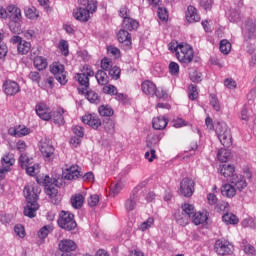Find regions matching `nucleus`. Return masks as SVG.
Segmentation results:
<instances>
[{
    "label": "nucleus",
    "instance_id": "50",
    "mask_svg": "<svg viewBox=\"0 0 256 256\" xmlns=\"http://www.w3.org/2000/svg\"><path fill=\"white\" fill-rule=\"evenodd\" d=\"M121 189H123V184L121 182H118L110 187V195L112 197H116V195H119L121 193Z\"/></svg>",
    "mask_w": 256,
    "mask_h": 256
},
{
    "label": "nucleus",
    "instance_id": "40",
    "mask_svg": "<svg viewBox=\"0 0 256 256\" xmlns=\"http://www.w3.org/2000/svg\"><path fill=\"white\" fill-rule=\"evenodd\" d=\"M188 97L190 101H195L199 97V90L197 89V86L194 84H190L188 87Z\"/></svg>",
    "mask_w": 256,
    "mask_h": 256
},
{
    "label": "nucleus",
    "instance_id": "25",
    "mask_svg": "<svg viewBox=\"0 0 256 256\" xmlns=\"http://www.w3.org/2000/svg\"><path fill=\"white\" fill-rule=\"evenodd\" d=\"M51 119H53V123L55 125H59V127L65 125V109L63 108H58L55 111L51 112Z\"/></svg>",
    "mask_w": 256,
    "mask_h": 256
},
{
    "label": "nucleus",
    "instance_id": "42",
    "mask_svg": "<svg viewBox=\"0 0 256 256\" xmlns=\"http://www.w3.org/2000/svg\"><path fill=\"white\" fill-rule=\"evenodd\" d=\"M53 231V226L52 225H46L43 226L39 231H38V237L39 239H47L49 233Z\"/></svg>",
    "mask_w": 256,
    "mask_h": 256
},
{
    "label": "nucleus",
    "instance_id": "18",
    "mask_svg": "<svg viewBox=\"0 0 256 256\" xmlns=\"http://www.w3.org/2000/svg\"><path fill=\"white\" fill-rule=\"evenodd\" d=\"M229 183L236 187L238 191H243V189H247V180L245 176L241 174H235L229 179Z\"/></svg>",
    "mask_w": 256,
    "mask_h": 256
},
{
    "label": "nucleus",
    "instance_id": "13",
    "mask_svg": "<svg viewBox=\"0 0 256 256\" xmlns=\"http://www.w3.org/2000/svg\"><path fill=\"white\" fill-rule=\"evenodd\" d=\"M2 89L8 97H13L21 91L19 84L13 80H6L2 85Z\"/></svg>",
    "mask_w": 256,
    "mask_h": 256
},
{
    "label": "nucleus",
    "instance_id": "37",
    "mask_svg": "<svg viewBox=\"0 0 256 256\" xmlns=\"http://www.w3.org/2000/svg\"><path fill=\"white\" fill-rule=\"evenodd\" d=\"M98 112L101 115V117H111L113 116V108L109 105H102L98 108Z\"/></svg>",
    "mask_w": 256,
    "mask_h": 256
},
{
    "label": "nucleus",
    "instance_id": "44",
    "mask_svg": "<svg viewBox=\"0 0 256 256\" xmlns=\"http://www.w3.org/2000/svg\"><path fill=\"white\" fill-rule=\"evenodd\" d=\"M182 213H184L185 215H188V217H193L195 215V206H193L192 204H187L185 203L184 205H182Z\"/></svg>",
    "mask_w": 256,
    "mask_h": 256
},
{
    "label": "nucleus",
    "instance_id": "55",
    "mask_svg": "<svg viewBox=\"0 0 256 256\" xmlns=\"http://www.w3.org/2000/svg\"><path fill=\"white\" fill-rule=\"evenodd\" d=\"M201 77H203V74L197 70L190 73V79L193 81V83H201Z\"/></svg>",
    "mask_w": 256,
    "mask_h": 256
},
{
    "label": "nucleus",
    "instance_id": "49",
    "mask_svg": "<svg viewBox=\"0 0 256 256\" xmlns=\"http://www.w3.org/2000/svg\"><path fill=\"white\" fill-rule=\"evenodd\" d=\"M24 169L26 170L27 175H30V177H35L39 173V165L34 164L33 166H25Z\"/></svg>",
    "mask_w": 256,
    "mask_h": 256
},
{
    "label": "nucleus",
    "instance_id": "34",
    "mask_svg": "<svg viewBox=\"0 0 256 256\" xmlns=\"http://www.w3.org/2000/svg\"><path fill=\"white\" fill-rule=\"evenodd\" d=\"M98 85H107L109 83V76H107V72L104 70H98L95 74Z\"/></svg>",
    "mask_w": 256,
    "mask_h": 256
},
{
    "label": "nucleus",
    "instance_id": "16",
    "mask_svg": "<svg viewBox=\"0 0 256 256\" xmlns=\"http://www.w3.org/2000/svg\"><path fill=\"white\" fill-rule=\"evenodd\" d=\"M62 175L67 181H73L81 177V170H79L78 165H72L64 169Z\"/></svg>",
    "mask_w": 256,
    "mask_h": 256
},
{
    "label": "nucleus",
    "instance_id": "10",
    "mask_svg": "<svg viewBox=\"0 0 256 256\" xmlns=\"http://www.w3.org/2000/svg\"><path fill=\"white\" fill-rule=\"evenodd\" d=\"M160 142H161V137L159 135H154L147 140L146 146L148 147V149H150V152L147 151L144 157L149 161V163H153V161L157 159V154L155 149L159 147Z\"/></svg>",
    "mask_w": 256,
    "mask_h": 256
},
{
    "label": "nucleus",
    "instance_id": "64",
    "mask_svg": "<svg viewBox=\"0 0 256 256\" xmlns=\"http://www.w3.org/2000/svg\"><path fill=\"white\" fill-rule=\"evenodd\" d=\"M244 253L249 256H254L256 253L255 247L251 244L244 245Z\"/></svg>",
    "mask_w": 256,
    "mask_h": 256
},
{
    "label": "nucleus",
    "instance_id": "59",
    "mask_svg": "<svg viewBox=\"0 0 256 256\" xmlns=\"http://www.w3.org/2000/svg\"><path fill=\"white\" fill-rule=\"evenodd\" d=\"M14 231H15L16 235L18 237H20L21 239H23L25 237V227H23V225L17 224L14 227Z\"/></svg>",
    "mask_w": 256,
    "mask_h": 256
},
{
    "label": "nucleus",
    "instance_id": "45",
    "mask_svg": "<svg viewBox=\"0 0 256 256\" xmlns=\"http://www.w3.org/2000/svg\"><path fill=\"white\" fill-rule=\"evenodd\" d=\"M108 74L110 75L111 79L117 81L121 77V68L118 66H113L109 71Z\"/></svg>",
    "mask_w": 256,
    "mask_h": 256
},
{
    "label": "nucleus",
    "instance_id": "12",
    "mask_svg": "<svg viewBox=\"0 0 256 256\" xmlns=\"http://www.w3.org/2000/svg\"><path fill=\"white\" fill-rule=\"evenodd\" d=\"M12 45H17V51L19 55H27L31 51V42H27L21 38V36H13L10 39Z\"/></svg>",
    "mask_w": 256,
    "mask_h": 256
},
{
    "label": "nucleus",
    "instance_id": "52",
    "mask_svg": "<svg viewBox=\"0 0 256 256\" xmlns=\"http://www.w3.org/2000/svg\"><path fill=\"white\" fill-rule=\"evenodd\" d=\"M246 29H247L250 37H251V35H254L255 31H256L255 20H253V19L247 20V22H246Z\"/></svg>",
    "mask_w": 256,
    "mask_h": 256
},
{
    "label": "nucleus",
    "instance_id": "36",
    "mask_svg": "<svg viewBox=\"0 0 256 256\" xmlns=\"http://www.w3.org/2000/svg\"><path fill=\"white\" fill-rule=\"evenodd\" d=\"M137 195H131L125 202V209L126 211H133L135 207H137Z\"/></svg>",
    "mask_w": 256,
    "mask_h": 256
},
{
    "label": "nucleus",
    "instance_id": "6",
    "mask_svg": "<svg viewBox=\"0 0 256 256\" xmlns=\"http://www.w3.org/2000/svg\"><path fill=\"white\" fill-rule=\"evenodd\" d=\"M57 223L58 227H60V229H64V231H73L77 229L75 215L69 211L62 210L59 213Z\"/></svg>",
    "mask_w": 256,
    "mask_h": 256
},
{
    "label": "nucleus",
    "instance_id": "23",
    "mask_svg": "<svg viewBox=\"0 0 256 256\" xmlns=\"http://www.w3.org/2000/svg\"><path fill=\"white\" fill-rule=\"evenodd\" d=\"M218 173L222 175L225 179H231L235 175V166L231 164H222L218 168Z\"/></svg>",
    "mask_w": 256,
    "mask_h": 256
},
{
    "label": "nucleus",
    "instance_id": "51",
    "mask_svg": "<svg viewBox=\"0 0 256 256\" xmlns=\"http://www.w3.org/2000/svg\"><path fill=\"white\" fill-rule=\"evenodd\" d=\"M113 67V61L107 57L101 60V69L105 71H109Z\"/></svg>",
    "mask_w": 256,
    "mask_h": 256
},
{
    "label": "nucleus",
    "instance_id": "26",
    "mask_svg": "<svg viewBox=\"0 0 256 256\" xmlns=\"http://www.w3.org/2000/svg\"><path fill=\"white\" fill-rule=\"evenodd\" d=\"M186 20L188 23H199V21H201V16L197 12V8H195V6H188Z\"/></svg>",
    "mask_w": 256,
    "mask_h": 256
},
{
    "label": "nucleus",
    "instance_id": "29",
    "mask_svg": "<svg viewBox=\"0 0 256 256\" xmlns=\"http://www.w3.org/2000/svg\"><path fill=\"white\" fill-rule=\"evenodd\" d=\"M70 203L73 209H81L85 204V196L81 193H77L71 196Z\"/></svg>",
    "mask_w": 256,
    "mask_h": 256
},
{
    "label": "nucleus",
    "instance_id": "24",
    "mask_svg": "<svg viewBox=\"0 0 256 256\" xmlns=\"http://www.w3.org/2000/svg\"><path fill=\"white\" fill-rule=\"evenodd\" d=\"M167 125H169V119L165 116L154 117L152 120V127L156 131H163V129H166Z\"/></svg>",
    "mask_w": 256,
    "mask_h": 256
},
{
    "label": "nucleus",
    "instance_id": "8",
    "mask_svg": "<svg viewBox=\"0 0 256 256\" xmlns=\"http://www.w3.org/2000/svg\"><path fill=\"white\" fill-rule=\"evenodd\" d=\"M176 57L180 63L189 65V63L193 62V58L195 57L193 48L189 44H180Z\"/></svg>",
    "mask_w": 256,
    "mask_h": 256
},
{
    "label": "nucleus",
    "instance_id": "22",
    "mask_svg": "<svg viewBox=\"0 0 256 256\" xmlns=\"http://www.w3.org/2000/svg\"><path fill=\"white\" fill-rule=\"evenodd\" d=\"M43 185H45L46 189V195L50 196V199H53V197H57V193H59V190H57V186L51 184V177L45 176L44 179H42Z\"/></svg>",
    "mask_w": 256,
    "mask_h": 256
},
{
    "label": "nucleus",
    "instance_id": "39",
    "mask_svg": "<svg viewBox=\"0 0 256 256\" xmlns=\"http://www.w3.org/2000/svg\"><path fill=\"white\" fill-rule=\"evenodd\" d=\"M104 129L107 131V133H110V135H113L115 133V121L111 118H107L103 122Z\"/></svg>",
    "mask_w": 256,
    "mask_h": 256
},
{
    "label": "nucleus",
    "instance_id": "63",
    "mask_svg": "<svg viewBox=\"0 0 256 256\" xmlns=\"http://www.w3.org/2000/svg\"><path fill=\"white\" fill-rule=\"evenodd\" d=\"M29 156L26 154H21L19 157V162L21 164L22 169H25L29 165Z\"/></svg>",
    "mask_w": 256,
    "mask_h": 256
},
{
    "label": "nucleus",
    "instance_id": "33",
    "mask_svg": "<svg viewBox=\"0 0 256 256\" xmlns=\"http://www.w3.org/2000/svg\"><path fill=\"white\" fill-rule=\"evenodd\" d=\"M175 219L176 223L181 227H186V225H189V221L191 220L189 215H185L183 212H177L175 214Z\"/></svg>",
    "mask_w": 256,
    "mask_h": 256
},
{
    "label": "nucleus",
    "instance_id": "54",
    "mask_svg": "<svg viewBox=\"0 0 256 256\" xmlns=\"http://www.w3.org/2000/svg\"><path fill=\"white\" fill-rule=\"evenodd\" d=\"M25 17H27V19H37L39 14H37V10L35 8H27L25 10Z\"/></svg>",
    "mask_w": 256,
    "mask_h": 256
},
{
    "label": "nucleus",
    "instance_id": "4",
    "mask_svg": "<svg viewBox=\"0 0 256 256\" xmlns=\"http://www.w3.org/2000/svg\"><path fill=\"white\" fill-rule=\"evenodd\" d=\"M215 133L223 147H231V145H233V135L231 134V128L227 126V123H217Z\"/></svg>",
    "mask_w": 256,
    "mask_h": 256
},
{
    "label": "nucleus",
    "instance_id": "11",
    "mask_svg": "<svg viewBox=\"0 0 256 256\" xmlns=\"http://www.w3.org/2000/svg\"><path fill=\"white\" fill-rule=\"evenodd\" d=\"M180 193L184 197H193L195 193V180L189 177H185L180 182Z\"/></svg>",
    "mask_w": 256,
    "mask_h": 256
},
{
    "label": "nucleus",
    "instance_id": "7",
    "mask_svg": "<svg viewBox=\"0 0 256 256\" xmlns=\"http://www.w3.org/2000/svg\"><path fill=\"white\" fill-rule=\"evenodd\" d=\"M39 151L44 159L48 163H53L55 159V146L53 142L47 138H43L39 142Z\"/></svg>",
    "mask_w": 256,
    "mask_h": 256
},
{
    "label": "nucleus",
    "instance_id": "48",
    "mask_svg": "<svg viewBox=\"0 0 256 256\" xmlns=\"http://www.w3.org/2000/svg\"><path fill=\"white\" fill-rule=\"evenodd\" d=\"M108 55H111L114 59H120L121 58V50L119 48L114 46H108L107 47Z\"/></svg>",
    "mask_w": 256,
    "mask_h": 256
},
{
    "label": "nucleus",
    "instance_id": "27",
    "mask_svg": "<svg viewBox=\"0 0 256 256\" xmlns=\"http://www.w3.org/2000/svg\"><path fill=\"white\" fill-rule=\"evenodd\" d=\"M221 194L223 197L233 199V197L237 195V188H235L231 183H225L221 186Z\"/></svg>",
    "mask_w": 256,
    "mask_h": 256
},
{
    "label": "nucleus",
    "instance_id": "2",
    "mask_svg": "<svg viewBox=\"0 0 256 256\" xmlns=\"http://www.w3.org/2000/svg\"><path fill=\"white\" fill-rule=\"evenodd\" d=\"M41 193V188L38 185H27L24 187V197H26L27 205L24 208L25 217L33 219L37 214L39 209V204L37 200L39 199V194Z\"/></svg>",
    "mask_w": 256,
    "mask_h": 256
},
{
    "label": "nucleus",
    "instance_id": "1",
    "mask_svg": "<svg viewBox=\"0 0 256 256\" xmlns=\"http://www.w3.org/2000/svg\"><path fill=\"white\" fill-rule=\"evenodd\" d=\"M95 75V72L93 71V68L89 65H84L81 73H77L75 75V80L78 81L79 85H81L82 89L78 88L79 94L80 95H85L86 93V98L90 103H99V94H97L93 90H88L89 89V77H93Z\"/></svg>",
    "mask_w": 256,
    "mask_h": 256
},
{
    "label": "nucleus",
    "instance_id": "14",
    "mask_svg": "<svg viewBox=\"0 0 256 256\" xmlns=\"http://www.w3.org/2000/svg\"><path fill=\"white\" fill-rule=\"evenodd\" d=\"M214 248L218 255H231L233 253V245L227 240H217Z\"/></svg>",
    "mask_w": 256,
    "mask_h": 256
},
{
    "label": "nucleus",
    "instance_id": "21",
    "mask_svg": "<svg viewBox=\"0 0 256 256\" xmlns=\"http://www.w3.org/2000/svg\"><path fill=\"white\" fill-rule=\"evenodd\" d=\"M141 90L144 95L155 97V94L157 93V85L151 80H145L141 83Z\"/></svg>",
    "mask_w": 256,
    "mask_h": 256
},
{
    "label": "nucleus",
    "instance_id": "28",
    "mask_svg": "<svg viewBox=\"0 0 256 256\" xmlns=\"http://www.w3.org/2000/svg\"><path fill=\"white\" fill-rule=\"evenodd\" d=\"M9 133L13 137H25L26 135H29V133H31V130L25 125H18L15 128H10Z\"/></svg>",
    "mask_w": 256,
    "mask_h": 256
},
{
    "label": "nucleus",
    "instance_id": "43",
    "mask_svg": "<svg viewBox=\"0 0 256 256\" xmlns=\"http://www.w3.org/2000/svg\"><path fill=\"white\" fill-rule=\"evenodd\" d=\"M229 157H230V154H229V151H227V149L221 148L220 150H218L217 158H218V161H221V163H227V161L229 160Z\"/></svg>",
    "mask_w": 256,
    "mask_h": 256
},
{
    "label": "nucleus",
    "instance_id": "46",
    "mask_svg": "<svg viewBox=\"0 0 256 256\" xmlns=\"http://www.w3.org/2000/svg\"><path fill=\"white\" fill-rule=\"evenodd\" d=\"M58 48L61 51L62 55H64V57H67V55H69V43L67 42V40H60Z\"/></svg>",
    "mask_w": 256,
    "mask_h": 256
},
{
    "label": "nucleus",
    "instance_id": "31",
    "mask_svg": "<svg viewBox=\"0 0 256 256\" xmlns=\"http://www.w3.org/2000/svg\"><path fill=\"white\" fill-rule=\"evenodd\" d=\"M207 219H209L207 212H196L192 217V223L194 225H203V223H207Z\"/></svg>",
    "mask_w": 256,
    "mask_h": 256
},
{
    "label": "nucleus",
    "instance_id": "41",
    "mask_svg": "<svg viewBox=\"0 0 256 256\" xmlns=\"http://www.w3.org/2000/svg\"><path fill=\"white\" fill-rule=\"evenodd\" d=\"M220 51L223 53V55H229V53H231V42H229L227 39L221 40Z\"/></svg>",
    "mask_w": 256,
    "mask_h": 256
},
{
    "label": "nucleus",
    "instance_id": "47",
    "mask_svg": "<svg viewBox=\"0 0 256 256\" xmlns=\"http://www.w3.org/2000/svg\"><path fill=\"white\" fill-rule=\"evenodd\" d=\"M155 224V219L153 217H149L146 221L140 224V231H147V229H151Z\"/></svg>",
    "mask_w": 256,
    "mask_h": 256
},
{
    "label": "nucleus",
    "instance_id": "60",
    "mask_svg": "<svg viewBox=\"0 0 256 256\" xmlns=\"http://www.w3.org/2000/svg\"><path fill=\"white\" fill-rule=\"evenodd\" d=\"M158 17L161 21H167V19H169V14L167 13V9L159 7Z\"/></svg>",
    "mask_w": 256,
    "mask_h": 256
},
{
    "label": "nucleus",
    "instance_id": "61",
    "mask_svg": "<svg viewBox=\"0 0 256 256\" xmlns=\"http://www.w3.org/2000/svg\"><path fill=\"white\" fill-rule=\"evenodd\" d=\"M154 97H157V99H167L169 97V94H167V90L165 89L156 88V93L154 94Z\"/></svg>",
    "mask_w": 256,
    "mask_h": 256
},
{
    "label": "nucleus",
    "instance_id": "5",
    "mask_svg": "<svg viewBox=\"0 0 256 256\" xmlns=\"http://www.w3.org/2000/svg\"><path fill=\"white\" fill-rule=\"evenodd\" d=\"M8 17L10 19V31L12 33H19L21 31L20 21L23 19V15L21 14V8L16 5H9L7 7Z\"/></svg>",
    "mask_w": 256,
    "mask_h": 256
},
{
    "label": "nucleus",
    "instance_id": "38",
    "mask_svg": "<svg viewBox=\"0 0 256 256\" xmlns=\"http://www.w3.org/2000/svg\"><path fill=\"white\" fill-rule=\"evenodd\" d=\"M222 221L227 223V225H237V223H239V218H237L234 214L226 213L223 215Z\"/></svg>",
    "mask_w": 256,
    "mask_h": 256
},
{
    "label": "nucleus",
    "instance_id": "56",
    "mask_svg": "<svg viewBox=\"0 0 256 256\" xmlns=\"http://www.w3.org/2000/svg\"><path fill=\"white\" fill-rule=\"evenodd\" d=\"M169 73L172 74L174 77L179 75V64L177 62H171L169 64Z\"/></svg>",
    "mask_w": 256,
    "mask_h": 256
},
{
    "label": "nucleus",
    "instance_id": "20",
    "mask_svg": "<svg viewBox=\"0 0 256 256\" xmlns=\"http://www.w3.org/2000/svg\"><path fill=\"white\" fill-rule=\"evenodd\" d=\"M58 249L62 253H71L77 251V243L71 239H63L59 242Z\"/></svg>",
    "mask_w": 256,
    "mask_h": 256
},
{
    "label": "nucleus",
    "instance_id": "32",
    "mask_svg": "<svg viewBox=\"0 0 256 256\" xmlns=\"http://www.w3.org/2000/svg\"><path fill=\"white\" fill-rule=\"evenodd\" d=\"M123 28L127 31H135V29L139 28V22L137 20H134L133 18H125L123 20Z\"/></svg>",
    "mask_w": 256,
    "mask_h": 256
},
{
    "label": "nucleus",
    "instance_id": "9",
    "mask_svg": "<svg viewBox=\"0 0 256 256\" xmlns=\"http://www.w3.org/2000/svg\"><path fill=\"white\" fill-rule=\"evenodd\" d=\"M50 73L55 76V79L60 83V85H67V72L65 71V66L60 62H53L50 65Z\"/></svg>",
    "mask_w": 256,
    "mask_h": 256
},
{
    "label": "nucleus",
    "instance_id": "15",
    "mask_svg": "<svg viewBox=\"0 0 256 256\" xmlns=\"http://www.w3.org/2000/svg\"><path fill=\"white\" fill-rule=\"evenodd\" d=\"M35 111H36V115H38V117H40V119H42L43 121H51L52 112H51V108H49L47 104L45 103L37 104Z\"/></svg>",
    "mask_w": 256,
    "mask_h": 256
},
{
    "label": "nucleus",
    "instance_id": "3",
    "mask_svg": "<svg viewBox=\"0 0 256 256\" xmlns=\"http://www.w3.org/2000/svg\"><path fill=\"white\" fill-rule=\"evenodd\" d=\"M79 7L73 10L72 15L76 21L87 23L90 19V13L97 11L96 0H78Z\"/></svg>",
    "mask_w": 256,
    "mask_h": 256
},
{
    "label": "nucleus",
    "instance_id": "58",
    "mask_svg": "<svg viewBox=\"0 0 256 256\" xmlns=\"http://www.w3.org/2000/svg\"><path fill=\"white\" fill-rule=\"evenodd\" d=\"M89 207H97L99 205V195L94 194L88 198Z\"/></svg>",
    "mask_w": 256,
    "mask_h": 256
},
{
    "label": "nucleus",
    "instance_id": "53",
    "mask_svg": "<svg viewBox=\"0 0 256 256\" xmlns=\"http://www.w3.org/2000/svg\"><path fill=\"white\" fill-rule=\"evenodd\" d=\"M103 93H105L106 95H117V87H115L114 85H104L103 89H102Z\"/></svg>",
    "mask_w": 256,
    "mask_h": 256
},
{
    "label": "nucleus",
    "instance_id": "19",
    "mask_svg": "<svg viewBox=\"0 0 256 256\" xmlns=\"http://www.w3.org/2000/svg\"><path fill=\"white\" fill-rule=\"evenodd\" d=\"M82 123L89 125L92 129H99L101 127V119L97 114H86L82 117Z\"/></svg>",
    "mask_w": 256,
    "mask_h": 256
},
{
    "label": "nucleus",
    "instance_id": "57",
    "mask_svg": "<svg viewBox=\"0 0 256 256\" xmlns=\"http://www.w3.org/2000/svg\"><path fill=\"white\" fill-rule=\"evenodd\" d=\"M210 105L215 111H221V106L219 105V100L217 99L216 95L210 96Z\"/></svg>",
    "mask_w": 256,
    "mask_h": 256
},
{
    "label": "nucleus",
    "instance_id": "30",
    "mask_svg": "<svg viewBox=\"0 0 256 256\" xmlns=\"http://www.w3.org/2000/svg\"><path fill=\"white\" fill-rule=\"evenodd\" d=\"M1 165L8 171H11V167L15 165V156L13 154H6L1 159Z\"/></svg>",
    "mask_w": 256,
    "mask_h": 256
},
{
    "label": "nucleus",
    "instance_id": "62",
    "mask_svg": "<svg viewBox=\"0 0 256 256\" xmlns=\"http://www.w3.org/2000/svg\"><path fill=\"white\" fill-rule=\"evenodd\" d=\"M243 227H250L251 229H255L256 222L253 218H246L242 221Z\"/></svg>",
    "mask_w": 256,
    "mask_h": 256
},
{
    "label": "nucleus",
    "instance_id": "17",
    "mask_svg": "<svg viewBox=\"0 0 256 256\" xmlns=\"http://www.w3.org/2000/svg\"><path fill=\"white\" fill-rule=\"evenodd\" d=\"M117 39L119 43H121L124 47V49L129 50L131 49V45H133L132 39H131V34L125 29H121L117 33Z\"/></svg>",
    "mask_w": 256,
    "mask_h": 256
},
{
    "label": "nucleus",
    "instance_id": "35",
    "mask_svg": "<svg viewBox=\"0 0 256 256\" xmlns=\"http://www.w3.org/2000/svg\"><path fill=\"white\" fill-rule=\"evenodd\" d=\"M34 67L38 69V71L47 69V59H45L43 56H36L34 58Z\"/></svg>",
    "mask_w": 256,
    "mask_h": 256
}]
</instances>
